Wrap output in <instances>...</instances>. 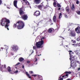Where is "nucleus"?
I'll return each instance as SVG.
<instances>
[{
	"label": "nucleus",
	"mask_w": 80,
	"mask_h": 80,
	"mask_svg": "<svg viewBox=\"0 0 80 80\" xmlns=\"http://www.w3.org/2000/svg\"><path fill=\"white\" fill-rule=\"evenodd\" d=\"M9 23H10V20L6 18H2L1 20L0 24L2 27H5L6 28H7L8 30H9L8 28V26H9Z\"/></svg>",
	"instance_id": "f257e3e1"
},
{
	"label": "nucleus",
	"mask_w": 80,
	"mask_h": 80,
	"mask_svg": "<svg viewBox=\"0 0 80 80\" xmlns=\"http://www.w3.org/2000/svg\"><path fill=\"white\" fill-rule=\"evenodd\" d=\"M69 52H70L69 53L70 57V60L71 61V66L74 68L76 67V64L74 62L75 57L73 56V53H72V51H69Z\"/></svg>",
	"instance_id": "f03ea898"
},
{
	"label": "nucleus",
	"mask_w": 80,
	"mask_h": 80,
	"mask_svg": "<svg viewBox=\"0 0 80 80\" xmlns=\"http://www.w3.org/2000/svg\"><path fill=\"white\" fill-rule=\"evenodd\" d=\"M25 26V24L23 22L21 21L18 22L16 24H14L13 26V28H15L17 27L18 29H22Z\"/></svg>",
	"instance_id": "7ed1b4c3"
},
{
	"label": "nucleus",
	"mask_w": 80,
	"mask_h": 80,
	"mask_svg": "<svg viewBox=\"0 0 80 80\" xmlns=\"http://www.w3.org/2000/svg\"><path fill=\"white\" fill-rule=\"evenodd\" d=\"M45 39V38L44 37H42L41 38V41H39L38 42H37L36 43V46L37 48H42V45L43 44V41L42 40Z\"/></svg>",
	"instance_id": "20e7f679"
},
{
	"label": "nucleus",
	"mask_w": 80,
	"mask_h": 80,
	"mask_svg": "<svg viewBox=\"0 0 80 80\" xmlns=\"http://www.w3.org/2000/svg\"><path fill=\"white\" fill-rule=\"evenodd\" d=\"M18 50V45L14 44L12 45L11 47V50L12 52H17Z\"/></svg>",
	"instance_id": "39448f33"
},
{
	"label": "nucleus",
	"mask_w": 80,
	"mask_h": 80,
	"mask_svg": "<svg viewBox=\"0 0 80 80\" xmlns=\"http://www.w3.org/2000/svg\"><path fill=\"white\" fill-rule=\"evenodd\" d=\"M69 36L72 37H75L76 36V33L74 31H71L69 33Z\"/></svg>",
	"instance_id": "423d86ee"
},
{
	"label": "nucleus",
	"mask_w": 80,
	"mask_h": 80,
	"mask_svg": "<svg viewBox=\"0 0 80 80\" xmlns=\"http://www.w3.org/2000/svg\"><path fill=\"white\" fill-rule=\"evenodd\" d=\"M5 69H6V65H2V67L0 68V70L2 72L5 71Z\"/></svg>",
	"instance_id": "0eeeda50"
},
{
	"label": "nucleus",
	"mask_w": 80,
	"mask_h": 80,
	"mask_svg": "<svg viewBox=\"0 0 80 80\" xmlns=\"http://www.w3.org/2000/svg\"><path fill=\"white\" fill-rule=\"evenodd\" d=\"M40 15V12H39V11H36L34 12V16H36V17L39 16V15Z\"/></svg>",
	"instance_id": "6e6552de"
},
{
	"label": "nucleus",
	"mask_w": 80,
	"mask_h": 80,
	"mask_svg": "<svg viewBox=\"0 0 80 80\" xmlns=\"http://www.w3.org/2000/svg\"><path fill=\"white\" fill-rule=\"evenodd\" d=\"M22 18L24 20H26L28 18V16L27 15H24L22 16Z\"/></svg>",
	"instance_id": "1a4fd4ad"
},
{
	"label": "nucleus",
	"mask_w": 80,
	"mask_h": 80,
	"mask_svg": "<svg viewBox=\"0 0 80 80\" xmlns=\"http://www.w3.org/2000/svg\"><path fill=\"white\" fill-rule=\"evenodd\" d=\"M75 31L78 33H80V27H78L76 28Z\"/></svg>",
	"instance_id": "9d476101"
},
{
	"label": "nucleus",
	"mask_w": 80,
	"mask_h": 80,
	"mask_svg": "<svg viewBox=\"0 0 80 80\" xmlns=\"http://www.w3.org/2000/svg\"><path fill=\"white\" fill-rule=\"evenodd\" d=\"M22 1L24 2V4H26V5H29V2L27 0H22ZM23 2H22V4L23 3Z\"/></svg>",
	"instance_id": "9b49d317"
},
{
	"label": "nucleus",
	"mask_w": 80,
	"mask_h": 80,
	"mask_svg": "<svg viewBox=\"0 0 80 80\" xmlns=\"http://www.w3.org/2000/svg\"><path fill=\"white\" fill-rule=\"evenodd\" d=\"M4 48L5 49V51H6V53H8V47L7 45H4Z\"/></svg>",
	"instance_id": "f8f14e48"
},
{
	"label": "nucleus",
	"mask_w": 80,
	"mask_h": 80,
	"mask_svg": "<svg viewBox=\"0 0 80 80\" xmlns=\"http://www.w3.org/2000/svg\"><path fill=\"white\" fill-rule=\"evenodd\" d=\"M13 3L15 7H16V8H17V0H15V1H14Z\"/></svg>",
	"instance_id": "ddd939ff"
},
{
	"label": "nucleus",
	"mask_w": 80,
	"mask_h": 80,
	"mask_svg": "<svg viewBox=\"0 0 80 80\" xmlns=\"http://www.w3.org/2000/svg\"><path fill=\"white\" fill-rule=\"evenodd\" d=\"M19 13L20 15H23L24 13V12L22 11V8H21L19 11Z\"/></svg>",
	"instance_id": "4468645a"
},
{
	"label": "nucleus",
	"mask_w": 80,
	"mask_h": 80,
	"mask_svg": "<svg viewBox=\"0 0 80 80\" xmlns=\"http://www.w3.org/2000/svg\"><path fill=\"white\" fill-rule=\"evenodd\" d=\"M54 31V29L53 28H50L48 30V32L49 33H51Z\"/></svg>",
	"instance_id": "2eb2a0df"
},
{
	"label": "nucleus",
	"mask_w": 80,
	"mask_h": 80,
	"mask_svg": "<svg viewBox=\"0 0 80 80\" xmlns=\"http://www.w3.org/2000/svg\"><path fill=\"white\" fill-rule=\"evenodd\" d=\"M40 2V0H35L34 1V3H36V4H38Z\"/></svg>",
	"instance_id": "dca6fc26"
},
{
	"label": "nucleus",
	"mask_w": 80,
	"mask_h": 80,
	"mask_svg": "<svg viewBox=\"0 0 80 80\" xmlns=\"http://www.w3.org/2000/svg\"><path fill=\"white\" fill-rule=\"evenodd\" d=\"M26 74L27 75V76H28V78H31V77L30 76V74H28V72H26Z\"/></svg>",
	"instance_id": "f3484780"
},
{
	"label": "nucleus",
	"mask_w": 80,
	"mask_h": 80,
	"mask_svg": "<svg viewBox=\"0 0 80 80\" xmlns=\"http://www.w3.org/2000/svg\"><path fill=\"white\" fill-rule=\"evenodd\" d=\"M58 3H57V2L55 1H54L53 4V5L54 6V7H56V5H57V4Z\"/></svg>",
	"instance_id": "a211bd4d"
},
{
	"label": "nucleus",
	"mask_w": 80,
	"mask_h": 80,
	"mask_svg": "<svg viewBox=\"0 0 80 80\" xmlns=\"http://www.w3.org/2000/svg\"><path fill=\"white\" fill-rule=\"evenodd\" d=\"M65 73L66 74H67V73H68V74H70L71 73H72V72L69 71L68 72V71H67L65 72Z\"/></svg>",
	"instance_id": "6ab92c4d"
},
{
	"label": "nucleus",
	"mask_w": 80,
	"mask_h": 80,
	"mask_svg": "<svg viewBox=\"0 0 80 80\" xmlns=\"http://www.w3.org/2000/svg\"><path fill=\"white\" fill-rule=\"evenodd\" d=\"M7 69L8 72H11L12 70H11V68L10 67H8L7 68Z\"/></svg>",
	"instance_id": "aec40b11"
},
{
	"label": "nucleus",
	"mask_w": 80,
	"mask_h": 80,
	"mask_svg": "<svg viewBox=\"0 0 80 80\" xmlns=\"http://www.w3.org/2000/svg\"><path fill=\"white\" fill-rule=\"evenodd\" d=\"M57 20V19L56 18V16H54L53 18V21H54V22H55Z\"/></svg>",
	"instance_id": "412c9836"
},
{
	"label": "nucleus",
	"mask_w": 80,
	"mask_h": 80,
	"mask_svg": "<svg viewBox=\"0 0 80 80\" xmlns=\"http://www.w3.org/2000/svg\"><path fill=\"white\" fill-rule=\"evenodd\" d=\"M71 9L72 10H75V6H74V4H72V7H71Z\"/></svg>",
	"instance_id": "4be33fe9"
},
{
	"label": "nucleus",
	"mask_w": 80,
	"mask_h": 80,
	"mask_svg": "<svg viewBox=\"0 0 80 80\" xmlns=\"http://www.w3.org/2000/svg\"><path fill=\"white\" fill-rule=\"evenodd\" d=\"M23 60H24V59H23V58H19V60L20 62H22V61H23Z\"/></svg>",
	"instance_id": "5701e85b"
},
{
	"label": "nucleus",
	"mask_w": 80,
	"mask_h": 80,
	"mask_svg": "<svg viewBox=\"0 0 80 80\" xmlns=\"http://www.w3.org/2000/svg\"><path fill=\"white\" fill-rule=\"evenodd\" d=\"M38 8H39V9L41 10V9L42 8V6L41 5H39L38 6Z\"/></svg>",
	"instance_id": "b1692460"
},
{
	"label": "nucleus",
	"mask_w": 80,
	"mask_h": 80,
	"mask_svg": "<svg viewBox=\"0 0 80 80\" xmlns=\"http://www.w3.org/2000/svg\"><path fill=\"white\" fill-rule=\"evenodd\" d=\"M66 11L68 12L69 11V8H68V7H67L66 8Z\"/></svg>",
	"instance_id": "393cba45"
},
{
	"label": "nucleus",
	"mask_w": 80,
	"mask_h": 80,
	"mask_svg": "<svg viewBox=\"0 0 80 80\" xmlns=\"http://www.w3.org/2000/svg\"><path fill=\"white\" fill-rule=\"evenodd\" d=\"M72 45H73L74 47H76L77 46V45H78V44H72Z\"/></svg>",
	"instance_id": "a878e982"
},
{
	"label": "nucleus",
	"mask_w": 80,
	"mask_h": 80,
	"mask_svg": "<svg viewBox=\"0 0 80 80\" xmlns=\"http://www.w3.org/2000/svg\"><path fill=\"white\" fill-rule=\"evenodd\" d=\"M62 77L61 76H60L59 77V80H63V78H61Z\"/></svg>",
	"instance_id": "bb28decb"
},
{
	"label": "nucleus",
	"mask_w": 80,
	"mask_h": 80,
	"mask_svg": "<svg viewBox=\"0 0 80 80\" xmlns=\"http://www.w3.org/2000/svg\"><path fill=\"white\" fill-rule=\"evenodd\" d=\"M61 16H62V13H60L59 14V15L58 18L60 19V17H61Z\"/></svg>",
	"instance_id": "cd10ccee"
},
{
	"label": "nucleus",
	"mask_w": 80,
	"mask_h": 80,
	"mask_svg": "<svg viewBox=\"0 0 80 80\" xmlns=\"http://www.w3.org/2000/svg\"><path fill=\"white\" fill-rule=\"evenodd\" d=\"M68 74H66L65 75V78H68Z\"/></svg>",
	"instance_id": "c85d7f7f"
},
{
	"label": "nucleus",
	"mask_w": 80,
	"mask_h": 80,
	"mask_svg": "<svg viewBox=\"0 0 80 80\" xmlns=\"http://www.w3.org/2000/svg\"><path fill=\"white\" fill-rule=\"evenodd\" d=\"M57 6L58 7H61V5H60L59 4H58Z\"/></svg>",
	"instance_id": "c756f323"
},
{
	"label": "nucleus",
	"mask_w": 80,
	"mask_h": 80,
	"mask_svg": "<svg viewBox=\"0 0 80 80\" xmlns=\"http://www.w3.org/2000/svg\"><path fill=\"white\" fill-rule=\"evenodd\" d=\"M29 73L30 74H32V73H33V71H29Z\"/></svg>",
	"instance_id": "7c9ffc66"
},
{
	"label": "nucleus",
	"mask_w": 80,
	"mask_h": 80,
	"mask_svg": "<svg viewBox=\"0 0 80 80\" xmlns=\"http://www.w3.org/2000/svg\"><path fill=\"white\" fill-rule=\"evenodd\" d=\"M72 43H76V41H75V40H74L73 41V40H72Z\"/></svg>",
	"instance_id": "2f4dec72"
},
{
	"label": "nucleus",
	"mask_w": 80,
	"mask_h": 80,
	"mask_svg": "<svg viewBox=\"0 0 80 80\" xmlns=\"http://www.w3.org/2000/svg\"><path fill=\"white\" fill-rule=\"evenodd\" d=\"M77 13H78V15H80V11H78L77 12Z\"/></svg>",
	"instance_id": "473e14b6"
},
{
	"label": "nucleus",
	"mask_w": 80,
	"mask_h": 80,
	"mask_svg": "<svg viewBox=\"0 0 80 80\" xmlns=\"http://www.w3.org/2000/svg\"><path fill=\"white\" fill-rule=\"evenodd\" d=\"M77 41H80V37H79L77 39Z\"/></svg>",
	"instance_id": "72a5a7b5"
},
{
	"label": "nucleus",
	"mask_w": 80,
	"mask_h": 80,
	"mask_svg": "<svg viewBox=\"0 0 80 80\" xmlns=\"http://www.w3.org/2000/svg\"><path fill=\"white\" fill-rule=\"evenodd\" d=\"M18 72V70H16L15 71L14 73H17Z\"/></svg>",
	"instance_id": "f704fd0d"
},
{
	"label": "nucleus",
	"mask_w": 80,
	"mask_h": 80,
	"mask_svg": "<svg viewBox=\"0 0 80 80\" xmlns=\"http://www.w3.org/2000/svg\"><path fill=\"white\" fill-rule=\"evenodd\" d=\"M27 63H30V61H27Z\"/></svg>",
	"instance_id": "c9c22d12"
},
{
	"label": "nucleus",
	"mask_w": 80,
	"mask_h": 80,
	"mask_svg": "<svg viewBox=\"0 0 80 80\" xmlns=\"http://www.w3.org/2000/svg\"><path fill=\"white\" fill-rule=\"evenodd\" d=\"M37 58H35V59L34 62H37Z\"/></svg>",
	"instance_id": "e433bc0d"
},
{
	"label": "nucleus",
	"mask_w": 80,
	"mask_h": 80,
	"mask_svg": "<svg viewBox=\"0 0 80 80\" xmlns=\"http://www.w3.org/2000/svg\"><path fill=\"white\" fill-rule=\"evenodd\" d=\"M33 48L34 50H35V49H36V46H33Z\"/></svg>",
	"instance_id": "4c0bfd02"
},
{
	"label": "nucleus",
	"mask_w": 80,
	"mask_h": 80,
	"mask_svg": "<svg viewBox=\"0 0 80 80\" xmlns=\"http://www.w3.org/2000/svg\"><path fill=\"white\" fill-rule=\"evenodd\" d=\"M20 62H18L17 64L16 65H20Z\"/></svg>",
	"instance_id": "58836bf2"
},
{
	"label": "nucleus",
	"mask_w": 80,
	"mask_h": 80,
	"mask_svg": "<svg viewBox=\"0 0 80 80\" xmlns=\"http://www.w3.org/2000/svg\"><path fill=\"white\" fill-rule=\"evenodd\" d=\"M77 4H78L79 3V1H77L76 2Z\"/></svg>",
	"instance_id": "ea45409f"
},
{
	"label": "nucleus",
	"mask_w": 80,
	"mask_h": 80,
	"mask_svg": "<svg viewBox=\"0 0 80 80\" xmlns=\"http://www.w3.org/2000/svg\"><path fill=\"white\" fill-rule=\"evenodd\" d=\"M65 18H68V16H67V15H65Z\"/></svg>",
	"instance_id": "a19ab883"
},
{
	"label": "nucleus",
	"mask_w": 80,
	"mask_h": 80,
	"mask_svg": "<svg viewBox=\"0 0 80 80\" xmlns=\"http://www.w3.org/2000/svg\"><path fill=\"white\" fill-rule=\"evenodd\" d=\"M2 3V0H0V5Z\"/></svg>",
	"instance_id": "79ce46f5"
},
{
	"label": "nucleus",
	"mask_w": 80,
	"mask_h": 80,
	"mask_svg": "<svg viewBox=\"0 0 80 80\" xmlns=\"http://www.w3.org/2000/svg\"><path fill=\"white\" fill-rule=\"evenodd\" d=\"M78 71H79L80 70V68H78Z\"/></svg>",
	"instance_id": "37998d69"
},
{
	"label": "nucleus",
	"mask_w": 80,
	"mask_h": 80,
	"mask_svg": "<svg viewBox=\"0 0 80 80\" xmlns=\"http://www.w3.org/2000/svg\"><path fill=\"white\" fill-rule=\"evenodd\" d=\"M3 48H1L0 49V51H2V50H3Z\"/></svg>",
	"instance_id": "c03bdc74"
},
{
	"label": "nucleus",
	"mask_w": 80,
	"mask_h": 80,
	"mask_svg": "<svg viewBox=\"0 0 80 80\" xmlns=\"http://www.w3.org/2000/svg\"><path fill=\"white\" fill-rule=\"evenodd\" d=\"M22 68H24V66L23 65L22 66Z\"/></svg>",
	"instance_id": "a18cd8bd"
},
{
	"label": "nucleus",
	"mask_w": 80,
	"mask_h": 80,
	"mask_svg": "<svg viewBox=\"0 0 80 80\" xmlns=\"http://www.w3.org/2000/svg\"><path fill=\"white\" fill-rule=\"evenodd\" d=\"M34 77H36V76H37V75H36V74L34 75Z\"/></svg>",
	"instance_id": "49530a36"
},
{
	"label": "nucleus",
	"mask_w": 80,
	"mask_h": 80,
	"mask_svg": "<svg viewBox=\"0 0 80 80\" xmlns=\"http://www.w3.org/2000/svg\"><path fill=\"white\" fill-rule=\"evenodd\" d=\"M78 46H80V43H79V44H78Z\"/></svg>",
	"instance_id": "de8ad7c7"
},
{
	"label": "nucleus",
	"mask_w": 80,
	"mask_h": 80,
	"mask_svg": "<svg viewBox=\"0 0 80 80\" xmlns=\"http://www.w3.org/2000/svg\"><path fill=\"white\" fill-rule=\"evenodd\" d=\"M65 75H63V76H62V77H65Z\"/></svg>",
	"instance_id": "09e8293b"
},
{
	"label": "nucleus",
	"mask_w": 80,
	"mask_h": 80,
	"mask_svg": "<svg viewBox=\"0 0 80 80\" xmlns=\"http://www.w3.org/2000/svg\"><path fill=\"white\" fill-rule=\"evenodd\" d=\"M61 8H59L58 9V10H60Z\"/></svg>",
	"instance_id": "8fccbe9b"
},
{
	"label": "nucleus",
	"mask_w": 80,
	"mask_h": 80,
	"mask_svg": "<svg viewBox=\"0 0 80 80\" xmlns=\"http://www.w3.org/2000/svg\"><path fill=\"white\" fill-rule=\"evenodd\" d=\"M49 21L50 22H52V20L51 19L49 20Z\"/></svg>",
	"instance_id": "3c124183"
},
{
	"label": "nucleus",
	"mask_w": 80,
	"mask_h": 80,
	"mask_svg": "<svg viewBox=\"0 0 80 80\" xmlns=\"http://www.w3.org/2000/svg\"><path fill=\"white\" fill-rule=\"evenodd\" d=\"M67 80H70V79L69 78V79H68Z\"/></svg>",
	"instance_id": "603ef678"
},
{
	"label": "nucleus",
	"mask_w": 80,
	"mask_h": 80,
	"mask_svg": "<svg viewBox=\"0 0 80 80\" xmlns=\"http://www.w3.org/2000/svg\"><path fill=\"white\" fill-rule=\"evenodd\" d=\"M77 52H78V51H75V52H76V53H77Z\"/></svg>",
	"instance_id": "864d4df0"
},
{
	"label": "nucleus",
	"mask_w": 80,
	"mask_h": 80,
	"mask_svg": "<svg viewBox=\"0 0 80 80\" xmlns=\"http://www.w3.org/2000/svg\"><path fill=\"white\" fill-rule=\"evenodd\" d=\"M79 76H80V72H79Z\"/></svg>",
	"instance_id": "5fc2aeb1"
},
{
	"label": "nucleus",
	"mask_w": 80,
	"mask_h": 80,
	"mask_svg": "<svg viewBox=\"0 0 80 80\" xmlns=\"http://www.w3.org/2000/svg\"><path fill=\"white\" fill-rule=\"evenodd\" d=\"M77 63H79V61H77Z\"/></svg>",
	"instance_id": "6e6d98bb"
},
{
	"label": "nucleus",
	"mask_w": 80,
	"mask_h": 80,
	"mask_svg": "<svg viewBox=\"0 0 80 80\" xmlns=\"http://www.w3.org/2000/svg\"><path fill=\"white\" fill-rule=\"evenodd\" d=\"M33 52H32V53H31V55H32V53H33Z\"/></svg>",
	"instance_id": "4d7b16f0"
},
{
	"label": "nucleus",
	"mask_w": 80,
	"mask_h": 80,
	"mask_svg": "<svg viewBox=\"0 0 80 80\" xmlns=\"http://www.w3.org/2000/svg\"><path fill=\"white\" fill-rule=\"evenodd\" d=\"M32 76L33 77V76H34V75H32Z\"/></svg>",
	"instance_id": "13d9d810"
},
{
	"label": "nucleus",
	"mask_w": 80,
	"mask_h": 80,
	"mask_svg": "<svg viewBox=\"0 0 80 80\" xmlns=\"http://www.w3.org/2000/svg\"><path fill=\"white\" fill-rule=\"evenodd\" d=\"M7 8H8V7H7Z\"/></svg>",
	"instance_id": "bf43d9fd"
},
{
	"label": "nucleus",
	"mask_w": 80,
	"mask_h": 80,
	"mask_svg": "<svg viewBox=\"0 0 80 80\" xmlns=\"http://www.w3.org/2000/svg\"><path fill=\"white\" fill-rule=\"evenodd\" d=\"M66 47H68V46L67 45V46H66Z\"/></svg>",
	"instance_id": "052dcab7"
},
{
	"label": "nucleus",
	"mask_w": 80,
	"mask_h": 80,
	"mask_svg": "<svg viewBox=\"0 0 80 80\" xmlns=\"http://www.w3.org/2000/svg\"><path fill=\"white\" fill-rule=\"evenodd\" d=\"M64 47H65V46H63Z\"/></svg>",
	"instance_id": "680f3d73"
},
{
	"label": "nucleus",
	"mask_w": 80,
	"mask_h": 80,
	"mask_svg": "<svg viewBox=\"0 0 80 80\" xmlns=\"http://www.w3.org/2000/svg\"><path fill=\"white\" fill-rule=\"evenodd\" d=\"M4 6H6V5L5 4V5H4Z\"/></svg>",
	"instance_id": "e2e57ef3"
},
{
	"label": "nucleus",
	"mask_w": 80,
	"mask_h": 80,
	"mask_svg": "<svg viewBox=\"0 0 80 80\" xmlns=\"http://www.w3.org/2000/svg\"><path fill=\"white\" fill-rule=\"evenodd\" d=\"M38 56H40V55H38Z\"/></svg>",
	"instance_id": "0e129e2a"
},
{
	"label": "nucleus",
	"mask_w": 80,
	"mask_h": 80,
	"mask_svg": "<svg viewBox=\"0 0 80 80\" xmlns=\"http://www.w3.org/2000/svg\"><path fill=\"white\" fill-rule=\"evenodd\" d=\"M37 63H36V65H37Z\"/></svg>",
	"instance_id": "69168bd1"
},
{
	"label": "nucleus",
	"mask_w": 80,
	"mask_h": 80,
	"mask_svg": "<svg viewBox=\"0 0 80 80\" xmlns=\"http://www.w3.org/2000/svg\"><path fill=\"white\" fill-rule=\"evenodd\" d=\"M63 39H65V38H63Z\"/></svg>",
	"instance_id": "338daca9"
},
{
	"label": "nucleus",
	"mask_w": 80,
	"mask_h": 80,
	"mask_svg": "<svg viewBox=\"0 0 80 80\" xmlns=\"http://www.w3.org/2000/svg\"><path fill=\"white\" fill-rule=\"evenodd\" d=\"M15 68H17V67H16Z\"/></svg>",
	"instance_id": "774afa93"
}]
</instances>
